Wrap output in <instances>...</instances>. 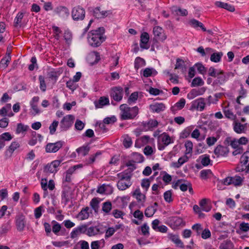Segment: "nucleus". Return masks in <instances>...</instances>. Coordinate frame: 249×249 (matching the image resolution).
I'll list each match as a JSON object with an SVG mask.
<instances>
[{"label":"nucleus","mask_w":249,"mask_h":249,"mask_svg":"<svg viewBox=\"0 0 249 249\" xmlns=\"http://www.w3.org/2000/svg\"><path fill=\"white\" fill-rule=\"evenodd\" d=\"M104 28L101 27L89 33L88 41L89 44L95 47L99 46L105 40L104 36Z\"/></svg>","instance_id":"f257e3e1"},{"label":"nucleus","mask_w":249,"mask_h":249,"mask_svg":"<svg viewBox=\"0 0 249 249\" xmlns=\"http://www.w3.org/2000/svg\"><path fill=\"white\" fill-rule=\"evenodd\" d=\"M120 109L121 119L123 120L133 119L139 113V108L136 106L130 107L126 104H122Z\"/></svg>","instance_id":"f03ea898"},{"label":"nucleus","mask_w":249,"mask_h":249,"mask_svg":"<svg viewBox=\"0 0 249 249\" xmlns=\"http://www.w3.org/2000/svg\"><path fill=\"white\" fill-rule=\"evenodd\" d=\"M119 178L117 186L119 190L124 191L128 188L132 184L131 176L127 173L122 172L117 174Z\"/></svg>","instance_id":"7ed1b4c3"},{"label":"nucleus","mask_w":249,"mask_h":249,"mask_svg":"<svg viewBox=\"0 0 249 249\" xmlns=\"http://www.w3.org/2000/svg\"><path fill=\"white\" fill-rule=\"evenodd\" d=\"M244 177L235 175L233 177H228L221 180V183L224 185H233L234 186H241L244 182Z\"/></svg>","instance_id":"20e7f679"},{"label":"nucleus","mask_w":249,"mask_h":249,"mask_svg":"<svg viewBox=\"0 0 249 249\" xmlns=\"http://www.w3.org/2000/svg\"><path fill=\"white\" fill-rule=\"evenodd\" d=\"M158 148L160 150H163L166 146L173 142V140L166 133H163L159 136Z\"/></svg>","instance_id":"39448f33"},{"label":"nucleus","mask_w":249,"mask_h":249,"mask_svg":"<svg viewBox=\"0 0 249 249\" xmlns=\"http://www.w3.org/2000/svg\"><path fill=\"white\" fill-rule=\"evenodd\" d=\"M123 89L121 87H115L111 89L110 97L115 101L122 100L123 96Z\"/></svg>","instance_id":"423d86ee"},{"label":"nucleus","mask_w":249,"mask_h":249,"mask_svg":"<svg viewBox=\"0 0 249 249\" xmlns=\"http://www.w3.org/2000/svg\"><path fill=\"white\" fill-rule=\"evenodd\" d=\"M71 15L74 20H83L85 16V11L83 8L76 6L73 8Z\"/></svg>","instance_id":"0eeeda50"},{"label":"nucleus","mask_w":249,"mask_h":249,"mask_svg":"<svg viewBox=\"0 0 249 249\" xmlns=\"http://www.w3.org/2000/svg\"><path fill=\"white\" fill-rule=\"evenodd\" d=\"M74 117L72 115H67L60 122V127L64 130L68 129L72 124Z\"/></svg>","instance_id":"6e6552de"},{"label":"nucleus","mask_w":249,"mask_h":249,"mask_svg":"<svg viewBox=\"0 0 249 249\" xmlns=\"http://www.w3.org/2000/svg\"><path fill=\"white\" fill-rule=\"evenodd\" d=\"M63 144V142L62 141L49 143L46 145L45 151L47 153H55L62 147Z\"/></svg>","instance_id":"1a4fd4ad"},{"label":"nucleus","mask_w":249,"mask_h":249,"mask_svg":"<svg viewBox=\"0 0 249 249\" xmlns=\"http://www.w3.org/2000/svg\"><path fill=\"white\" fill-rule=\"evenodd\" d=\"M153 33L154 38L157 40L163 41L166 39V36L162 28L160 26H155L153 28Z\"/></svg>","instance_id":"9d476101"},{"label":"nucleus","mask_w":249,"mask_h":249,"mask_svg":"<svg viewBox=\"0 0 249 249\" xmlns=\"http://www.w3.org/2000/svg\"><path fill=\"white\" fill-rule=\"evenodd\" d=\"M229 104L227 105L222 107L223 113L226 118L231 120L235 121L237 119V116L232 111V109L229 108Z\"/></svg>","instance_id":"9b49d317"},{"label":"nucleus","mask_w":249,"mask_h":249,"mask_svg":"<svg viewBox=\"0 0 249 249\" xmlns=\"http://www.w3.org/2000/svg\"><path fill=\"white\" fill-rule=\"evenodd\" d=\"M169 223L171 227L173 229H177L179 227H183L185 225V222L183 219L179 217L173 216L170 218Z\"/></svg>","instance_id":"f8f14e48"},{"label":"nucleus","mask_w":249,"mask_h":249,"mask_svg":"<svg viewBox=\"0 0 249 249\" xmlns=\"http://www.w3.org/2000/svg\"><path fill=\"white\" fill-rule=\"evenodd\" d=\"M229 153V149L227 146L221 145H217L214 150V153L217 157L224 156Z\"/></svg>","instance_id":"ddd939ff"},{"label":"nucleus","mask_w":249,"mask_h":249,"mask_svg":"<svg viewBox=\"0 0 249 249\" xmlns=\"http://www.w3.org/2000/svg\"><path fill=\"white\" fill-rule=\"evenodd\" d=\"M233 130L238 133L240 134L245 132L247 124H241L237 119L233 122Z\"/></svg>","instance_id":"4468645a"},{"label":"nucleus","mask_w":249,"mask_h":249,"mask_svg":"<svg viewBox=\"0 0 249 249\" xmlns=\"http://www.w3.org/2000/svg\"><path fill=\"white\" fill-rule=\"evenodd\" d=\"M205 100L203 98H200L194 101L192 105V108H196L200 111H202L205 107Z\"/></svg>","instance_id":"2eb2a0df"},{"label":"nucleus","mask_w":249,"mask_h":249,"mask_svg":"<svg viewBox=\"0 0 249 249\" xmlns=\"http://www.w3.org/2000/svg\"><path fill=\"white\" fill-rule=\"evenodd\" d=\"M109 11L101 10L100 7H96L93 11V16L98 18H104L107 16Z\"/></svg>","instance_id":"dca6fc26"},{"label":"nucleus","mask_w":249,"mask_h":249,"mask_svg":"<svg viewBox=\"0 0 249 249\" xmlns=\"http://www.w3.org/2000/svg\"><path fill=\"white\" fill-rule=\"evenodd\" d=\"M16 224L18 231H22L25 226V217L22 215H19L16 217Z\"/></svg>","instance_id":"f3484780"},{"label":"nucleus","mask_w":249,"mask_h":249,"mask_svg":"<svg viewBox=\"0 0 249 249\" xmlns=\"http://www.w3.org/2000/svg\"><path fill=\"white\" fill-rule=\"evenodd\" d=\"M87 231V226L86 225H82L77 227L73 230L71 233V238L74 239L77 237L82 233H85Z\"/></svg>","instance_id":"a211bd4d"},{"label":"nucleus","mask_w":249,"mask_h":249,"mask_svg":"<svg viewBox=\"0 0 249 249\" xmlns=\"http://www.w3.org/2000/svg\"><path fill=\"white\" fill-rule=\"evenodd\" d=\"M150 137L148 136H143L136 140L135 146L136 147L140 148L144 145L146 144L149 141Z\"/></svg>","instance_id":"6ab92c4d"},{"label":"nucleus","mask_w":249,"mask_h":249,"mask_svg":"<svg viewBox=\"0 0 249 249\" xmlns=\"http://www.w3.org/2000/svg\"><path fill=\"white\" fill-rule=\"evenodd\" d=\"M54 12L61 17H67L69 15V11L68 9L62 6H59L56 7Z\"/></svg>","instance_id":"aec40b11"},{"label":"nucleus","mask_w":249,"mask_h":249,"mask_svg":"<svg viewBox=\"0 0 249 249\" xmlns=\"http://www.w3.org/2000/svg\"><path fill=\"white\" fill-rule=\"evenodd\" d=\"M208 202H210V200L207 198H203L199 201V204L202 211L208 212L211 210L212 206L210 204H208Z\"/></svg>","instance_id":"412c9836"},{"label":"nucleus","mask_w":249,"mask_h":249,"mask_svg":"<svg viewBox=\"0 0 249 249\" xmlns=\"http://www.w3.org/2000/svg\"><path fill=\"white\" fill-rule=\"evenodd\" d=\"M149 36L146 32L142 33L141 35V43L140 47L143 49H148V47L146 46V44L149 41Z\"/></svg>","instance_id":"4be33fe9"},{"label":"nucleus","mask_w":249,"mask_h":249,"mask_svg":"<svg viewBox=\"0 0 249 249\" xmlns=\"http://www.w3.org/2000/svg\"><path fill=\"white\" fill-rule=\"evenodd\" d=\"M132 196L136 198L139 202L144 203L145 202L146 196L145 195L141 193L139 188L136 189L134 191Z\"/></svg>","instance_id":"5701e85b"},{"label":"nucleus","mask_w":249,"mask_h":249,"mask_svg":"<svg viewBox=\"0 0 249 249\" xmlns=\"http://www.w3.org/2000/svg\"><path fill=\"white\" fill-rule=\"evenodd\" d=\"M205 91V89L204 88H202L199 89H194L190 91L189 93L188 94V96L190 99H193L197 96L203 94Z\"/></svg>","instance_id":"b1692460"},{"label":"nucleus","mask_w":249,"mask_h":249,"mask_svg":"<svg viewBox=\"0 0 249 249\" xmlns=\"http://www.w3.org/2000/svg\"><path fill=\"white\" fill-rule=\"evenodd\" d=\"M165 107L163 103H155L150 106V109L154 112L159 113L164 109Z\"/></svg>","instance_id":"393cba45"},{"label":"nucleus","mask_w":249,"mask_h":249,"mask_svg":"<svg viewBox=\"0 0 249 249\" xmlns=\"http://www.w3.org/2000/svg\"><path fill=\"white\" fill-rule=\"evenodd\" d=\"M108 98L104 96L100 97L98 101L94 102V104L96 108L102 107L104 106L108 105Z\"/></svg>","instance_id":"a878e982"},{"label":"nucleus","mask_w":249,"mask_h":249,"mask_svg":"<svg viewBox=\"0 0 249 249\" xmlns=\"http://www.w3.org/2000/svg\"><path fill=\"white\" fill-rule=\"evenodd\" d=\"M170 240L174 242L178 247L180 248H184V245L182 241L179 239L178 235L171 234L170 236Z\"/></svg>","instance_id":"bb28decb"},{"label":"nucleus","mask_w":249,"mask_h":249,"mask_svg":"<svg viewBox=\"0 0 249 249\" xmlns=\"http://www.w3.org/2000/svg\"><path fill=\"white\" fill-rule=\"evenodd\" d=\"M224 73L223 71H219L217 72L216 77L217 79L215 81L216 84L221 85L226 81V76L224 74Z\"/></svg>","instance_id":"cd10ccee"},{"label":"nucleus","mask_w":249,"mask_h":249,"mask_svg":"<svg viewBox=\"0 0 249 249\" xmlns=\"http://www.w3.org/2000/svg\"><path fill=\"white\" fill-rule=\"evenodd\" d=\"M89 208L86 207L81 210L80 212L78 213L77 217L80 218L81 220H83L88 218L89 217V213L88 212Z\"/></svg>","instance_id":"c85d7f7f"},{"label":"nucleus","mask_w":249,"mask_h":249,"mask_svg":"<svg viewBox=\"0 0 249 249\" xmlns=\"http://www.w3.org/2000/svg\"><path fill=\"white\" fill-rule=\"evenodd\" d=\"M216 5L219 7L223 8L230 12H233L235 10L234 7L227 3L218 1L216 2Z\"/></svg>","instance_id":"c756f323"},{"label":"nucleus","mask_w":249,"mask_h":249,"mask_svg":"<svg viewBox=\"0 0 249 249\" xmlns=\"http://www.w3.org/2000/svg\"><path fill=\"white\" fill-rule=\"evenodd\" d=\"M185 103V100L184 98H181L171 108L172 110H180L184 107Z\"/></svg>","instance_id":"7c9ffc66"},{"label":"nucleus","mask_w":249,"mask_h":249,"mask_svg":"<svg viewBox=\"0 0 249 249\" xmlns=\"http://www.w3.org/2000/svg\"><path fill=\"white\" fill-rule=\"evenodd\" d=\"M90 150V147L88 146H83L76 149V152L79 155L85 156L87 155Z\"/></svg>","instance_id":"2f4dec72"},{"label":"nucleus","mask_w":249,"mask_h":249,"mask_svg":"<svg viewBox=\"0 0 249 249\" xmlns=\"http://www.w3.org/2000/svg\"><path fill=\"white\" fill-rule=\"evenodd\" d=\"M99 200L97 197H94L91 199L90 202V205L91 208L94 210L95 213H97L99 208Z\"/></svg>","instance_id":"473e14b6"},{"label":"nucleus","mask_w":249,"mask_h":249,"mask_svg":"<svg viewBox=\"0 0 249 249\" xmlns=\"http://www.w3.org/2000/svg\"><path fill=\"white\" fill-rule=\"evenodd\" d=\"M249 160V151L245 152L241 157L240 161L241 163L244 165H246ZM248 166V171H249V163Z\"/></svg>","instance_id":"72a5a7b5"},{"label":"nucleus","mask_w":249,"mask_h":249,"mask_svg":"<svg viewBox=\"0 0 249 249\" xmlns=\"http://www.w3.org/2000/svg\"><path fill=\"white\" fill-rule=\"evenodd\" d=\"M87 230V234L89 236H93L100 233V229L98 227H90Z\"/></svg>","instance_id":"f704fd0d"},{"label":"nucleus","mask_w":249,"mask_h":249,"mask_svg":"<svg viewBox=\"0 0 249 249\" xmlns=\"http://www.w3.org/2000/svg\"><path fill=\"white\" fill-rule=\"evenodd\" d=\"M101 154V151H98L95 154L90 155L88 159L86 160L85 161L86 164L87 165L92 164L95 161L96 158Z\"/></svg>","instance_id":"c9c22d12"},{"label":"nucleus","mask_w":249,"mask_h":249,"mask_svg":"<svg viewBox=\"0 0 249 249\" xmlns=\"http://www.w3.org/2000/svg\"><path fill=\"white\" fill-rule=\"evenodd\" d=\"M95 59L94 62H90L92 64L97 63L100 59L99 53L96 52H93L89 56V60L90 61L91 59Z\"/></svg>","instance_id":"e433bc0d"},{"label":"nucleus","mask_w":249,"mask_h":249,"mask_svg":"<svg viewBox=\"0 0 249 249\" xmlns=\"http://www.w3.org/2000/svg\"><path fill=\"white\" fill-rule=\"evenodd\" d=\"M222 55H223V53L222 52L213 53L211 55L210 59L213 62H218L220 61Z\"/></svg>","instance_id":"4c0bfd02"},{"label":"nucleus","mask_w":249,"mask_h":249,"mask_svg":"<svg viewBox=\"0 0 249 249\" xmlns=\"http://www.w3.org/2000/svg\"><path fill=\"white\" fill-rule=\"evenodd\" d=\"M11 60V56L9 54L5 57L4 58L2 59L0 62V69H5L8 65L10 61Z\"/></svg>","instance_id":"58836bf2"},{"label":"nucleus","mask_w":249,"mask_h":249,"mask_svg":"<svg viewBox=\"0 0 249 249\" xmlns=\"http://www.w3.org/2000/svg\"><path fill=\"white\" fill-rule=\"evenodd\" d=\"M190 23L191 25L194 28L199 27L203 31H207L206 29L204 27L203 24L201 22L198 21L197 20L192 19L190 20Z\"/></svg>","instance_id":"ea45409f"},{"label":"nucleus","mask_w":249,"mask_h":249,"mask_svg":"<svg viewBox=\"0 0 249 249\" xmlns=\"http://www.w3.org/2000/svg\"><path fill=\"white\" fill-rule=\"evenodd\" d=\"M145 64V61L143 59L138 57L136 58L135 61V68L139 69L140 68L144 66Z\"/></svg>","instance_id":"a19ab883"},{"label":"nucleus","mask_w":249,"mask_h":249,"mask_svg":"<svg viewBox=\"0 0 249 249\" xmlns=\"http://www.w3.org/2000/svg\"><path fill=\"white\" fill-rule=\"evenodd\" d=\"M156 211V209L153 206L148 207L145 210L144 214L146 216L150 217L152 216Z\"/></svg>","instance_id":"79ce46f5"},{"label":"nucleus","mask_w":249,"mask_h":249,"mask_svg":"<svg viewBox=\"0 0 249 249\" xmlns=\"http://www.w3.org/2000/svg\"><path fill=\"white\" fill-rule=\"evenodd\" d=\"M193 142L190 141H187L185 143V147L186 148L185 155L189 154H191L193 151Z\"/></svg>","instance_id":"37998d69"},{"label":"nucleus","mask_w":249,"mask_h":249,"mask_svg":"<svg viewBox=\"0 0 249 249\" xmlns=\"http://www.w3.org/2000/svg\"><path fill=\"white\" fill-rule=\"evenodd\" d=\"M64 38L66 43L68 45H70L72 41V34L68 31H65L64 34Z\"/></svg>","instance_id":"c03bdc74"},{"label":"nucleus","mask_w":249,"mask_h":249,"mask_svg":"<svg viewBox=\"0 0 249 249\" xmlns=\"http://www.w3.org/2000/svg\"><path fill=\"white\" fill-rule=\"evenodd\" d=\"M52 224L53 225L52 227L53 232L55 234H57L61 229L60 224L54 220L52 222Z\"/></svg>","instance_id":"a18cd8bd"},{"label":"nucleus","mask_w":249,"mask_h":249,"mask_svg":"<svg viewBox=\"0 0 249 249\" xmlns=\"http://www.w3.org/2000/svg\"><path fill=\"white\" fill-rule=\"evenodd\" d=\"M204 84V82L202 79L200 77H196L193 80L191 83V86L192 87L200 86Z\"/></svg>","instance_id":"49530a36"},{"label":"nucleus","mask_w":249,"mask_h":249,"mask_svg":"<svg viewBox=\"0 0 249 249\" xmlns=\"http://www.w3.org/2000/svg\"><path fill=\"white\" fill-rule=\"evenodd\" d=\"M28 126L27 125H24L23 124L19 123L17 125V128L16 129V133L19 134L25 132L27 130Z\"/></svg>","instance_id":"de8ad7c7"},{"label":"nucleus","mask_w":249,"mask_h":249,"mask_svg":"<svg viewBox=\"0 0 249 249\" xmlns=\"http://www.w3.org/2000/svg\"><path fill=\"white\" fill-rule=\"evenodd\" d=\"M39 87L40 89L43 91L44 92L46 90V84L45 83V78L44 77L40 75L39 76Z\"/></svg>","instance_id":"09e8293b"},{"label":"nucleus","mask_w":249,"mask_h":249,"mask_svg":"<svg viewBox=\"0 0 249 249\" xmlns=\"http://www.w3.org/2000/svg\"><path fill=\"white\" fill-rule=\"evenodd\" d=\"M138 98V92H134L129 96L127 102L129 104L135 103Z\"/></svg>","instance_id":"8fccbe9b"},{"label":"nucleus","mask_w":249,"mask_h":249,"mask_svg":"<svg viewBox=\"0 0 249 249\" xmlns=\"http://www.w3.org/2000/svg\"><path fill=\"white\" fill-rule=\"evenodd\" d=\"M112 209V204L110 202H104L103 204L102 210L106 213H108Z\"/></svg>","instance_id":"3c124183"},{"label":"nucleus","mask_w":249,"mask_h":249,"mask_svg":"<svg viewBox=\"0 0 249 249\" xmlns=\"http://www.w3.org/2000/svg\"><path fill=\"white\" fill-rule=\"evenodd\" d=\"M153 177H151L149 179H143L142 180L141 186L146 191L148 190L150 186L151 179H152Z\"/></svg>","instance_id":"603ef678"},{"label":"nucleus","mask_w":249,"mask_h":249,"mask_svg":"<svg viewBox=\"0 0 249 249\" xmlns=\"http://www.w3.org/2000/svg\"><path fill=\"white\" fill-rule=\"evenodd\" d=\"M11 110V105L10 104H7L6 107H3L0 109V115L5 116L7 115L8 112Z\"/></svg>","instance_id":"864d4df0"},{"label":"nucleus","mask_w":249,"mask_h":249,"mask_svg":"<svg viewBox=\"0 0 249 249\" xmlns=\"http://www.w3.org/2000/svg\"><path fill=\"white\" fill-rule=\"evenodd\" d=\"M83 167V165L82 164H77L76 165H74L72 167H70L69 168V169L66 172V173L72 175V174L74 172V171L78 169L81 168Z\"/></svg>","instance_id":"5fc2aeb1"},{"label":"nucleus","mask_w":249,"mask_h":249,"mask_svg":"<svg viewBox=\"0 0 249 249\" xmlns=\"http://www.w3.org/2000/svg\"><path fill=\"white\" fill-rule=\"evenodd\" d=\"M132 144L131 138L128 136H126L123 141V144L125 148L130 147Z\"/></svg>","instance_id":"6e6d98bb"},{"label":"nucleus","mask_w":249,"mask_h":249,"mask_svg":"<svg viewBox=\"0 0 249 249\" xmlns=\"http://www.w3.org/2000/svg\"><path fill=\"white\" fill-rule=\"evenodd\" d=\"M20 144L17 142H13L11 143L10 146L9 147V151L10 153H13V152L16 150L17 148L19 147Z\"/></svg>","instance_id":"4d7b16f0"},{"label":"nucleus","mask_w":249,"mask_h":249,"mask_svg":"<svg viewBox=\"0 0 249 249\" xmlns=\"http://www.w3.org/2000/svg\"><path fill=\"white\" fill-rule=\"evenodd\" d=\"M192 229L196 231L197 235H199L202 231H203V228H202V226L201 224H196L194 225Z\"/></svg>","instance_id":"13d9d810"},{"label":"nucleus","mask_w":249,"mask_h":249,"mask_svg":"<svg viewBox=\"0 0 249 249\" xmlns=\"http://www.w3.org/2000/svg\"><path fill=\"white\" fill-rule=\"evenodd\" d=\"M58 125V122L54 121L49 127L50 132L51 134H53L55 131L56 127Z\"/></svg>","instance_id":"bf43d9fd"},{"label":"nucleus","mask_w":249,"mask_h":249,"mask_svg":"<svg viewBox=\"0 0 249 249\" xmlns=\"http://www.w3.org/2000/svg\"><path fill=\"white\" fill-rule=\"evenodd\" d=\"M189 160V158L187 157V155H184V156L180 157L179 158L178 160V163H177V165L176 166L177 167H180L182 164L184 163L187 162Z\"/></svg>","instance_id":"052dcab7"},{"label":"nucleus","mask_w":249,"mask_h":249,"mask_svg":"<svg viewBox=\"0 0 249 249\" xmlns=\"http://www.w3.org/2000/svg\"><path fill=\"white\" fill-rule=\"evenodd\" d=\"M164 198L168 202H171L173 201L171 191H167L164 193Z\"/></svg>","instance_id":"680f3d73"},{"label":"nucleus","mask_w":249,"mask_h":249,"mask_svg":"<svg viewBox=\"0 0 249 249\" xmlns=\"http://www.w3.org/2000/svg\"><path fill=\"white\" fill-rule=\"evenodd\" d=\"M23 14L22 13H19L17 15V16L16 17L15 21H14V25L15 26L17 27L18 26L19 23H20L23 18Z\"/></svg>","instance_id":"e2e57ef3"},{"label":"nucleus","mask_w":249,"mask_h":249,"mask_svg":"<svg viewBox=\"0 0 249 249\" xmlns=\"http://www.w3.org/2000/svg\"><path fill=\"white\" fill-rule=\"evenodd\" d=\"M239 229L242 231L247 232L249 231V224L242 222L239 225Z\"/></svg>","instance_id":"0e129e2a"},{"label":"nucleus","mask_w":249,"mask_h":249,"mask_svg":"<svg viewBox=\"0 0 249 249\" xmlns=\"http://www.w3.org/2000/svg\"><path fill=\"white\" fill-rule=\"evenodd\" d=\"M85 124L80 120H77L75 124V127L77 130H81L84 127Z\"/></svg>","instance_id":"69168bd1"},{"label":"nucleus","mask_w":249,"mask_h":249,"mask_svg":"<svg viewBox=\"0 0 249 249\" xmlns=\"http://www.w3.org/2000/svg\"><path fill=\"white\" fill-rule=\"evenodd\" d=\"M143 153L146 156L151 155L153 153V148L149 145L145 146L143 149Z\"/></svg>","instance_id":"338daca9"},{"label":"nucleus","mask_w":249,"mask_h":249,"mask_svg":"<svg viewBox=\"0 0 249 249\" xmlns=\"http://www.w3.org/2000/svg\"><path fill=\"white\" fill-rule=\"evenodd\" d=\"M232 244L231 242H224L220 246V249H230Z\"/></svg>","instance_id":"774afa93"}]
</instances>
